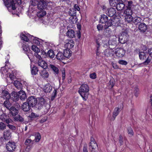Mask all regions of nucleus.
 I'll return each mask as SVG.
<instances>
[{
    "mask_svg": "<svg viewBox=\"0 0 152 152\" xmlns=\"http://www.w3.org/2000/svg\"><path fill=\"white\" fill-rule=\"evenodd\" d=\"M89 87L86 84H82L79 88L78 92L82 97L83 99L86 101L88 98L89 95Z\"/></svg>",
    "mask_w": 152,
    "mask_h": 152,
    "instance_id": "obj_1",
    "label": "nucleus"
},
{
    "mask_svg": "<svg viewBox=\"0 0 152 152\" xmlns=\"http://www.w3.org/2000/svg\"><path fill=\"white\" fill-rule=\"evenodd\" d=\"M4 2L5 5L10 12H11L12 10H14L16 9L15 4L20 5L21 4V0H4Z\"/></svg>",
    "mask_w": 152,
    "mask_h": 152,
    "instance_id": "obj_2",
    "label": "nucleus"
},
{
    "mask_svg": "<svg viewBox=\"0 0 152 152\" xmlns=\"http://www.w3.org/2000/svg\"><path fill=\"white\" fill-rule=\"evenodd\" d=\"M46 0H39L37 4V8L39 10H43L51 8L49 6L50 3H52L51 1L48 2Z\"/></svg>",
    "mask_w": 152,
    "mask_h": 152,
    "instance_id": "obj_3",
    "label": "nucleus"
},
{
    "mask_svg": "<svg viewBox=\"0 0 152 152\" xmlns=\"http://www.w3.org/2000/svg\"><path fill=\"white\" fill-rule=\"evenodd\" d=\"M129 36L126 30L122 31L119 35L118 41L121 44H124L129 40Z\"/></svg>",
    "mask_w": 152,
    "mask_h": 152,
    "instance_id": "obj_4",
    "label": "nucleus"
},
{
    "mask_svg": "<svg viewBox=\"0 0 152 152\" xmlns=\"http://www.w3.org/2000/svg\"><path fill=\"white\" fill-rule=\"evenodd\" d=\"M139 55V58L141 60H145L143 63L144 64L147 65L151 61V59H149V57L147 53L143 52H140Z\"/></svg>",
    "mask_w": 152,
    "mask_h": 152,
    "instance_id": "obj_5",
    "label": "nucleus"
},
{
    "mask_svg": "<svg viewBox=\"0 0 152 152\" xmlns=\"http://www.w3.org/2000/svg\"><path fill=\"white\" fill-rule=\"evenodd\" d=\"M36 103L34 105V108H36L39 110L41 109L45 104L46 101L45 99L42 97L38 98Z\"/></svg>",
    "mask_w": 152,
    "mask_h": 152,
    "instance_id": "obj_6",
    "label": "nucleus"
},
{
    "mask_svg": "<svg viewBox=\"0 0 152 152\" xmlns=\"http://www.w3.org/2000/svg\"><path fill=\"white\" fill-rule=\"evenodd\" d=\"M16 147L15 142L9 141L6 144V148L9 152H15L16 151Z\"/></svg>",
    "mask_w": 152,
    "mask_h": 152,
    "instance_id": "obj_7",
    "label": "nucleus"
},
{
    "mask_svg": "<svg viewBox=\"0 0 152 152\" xmlns=\"http://www.w3.org/2000/svg\"><path fill=\"white\" fill-rule=\"evenodd\" d=\"M125 53V50L124 48H120L116 49L115 54L117 57L121 58L124 56Z\"/></svg>",
    "mask_w": 152,
    "mask_h": 152,
    "instance_id": "obj_8",
    "label": "nucleus"
},
{
    "mask_svg": "<svg viewBox=\"0 0 152 152\" xmlns=\"http://www.w3.org/2000/svg\"><path fill=\"white\" fill-rule=\"evenodd\" d=\"M37 98H36L35 96H31L28 97L26 100V102L33 108L34 107V105L36 103Z\"/></svg>",
    "mask_w": 152,
    "mask_h": 152,
    "instance_id": "obj_9",
    "label": "nucleus"
},
{
    "mask_svg": "<svg viewBox=\"0 0 152 152\" xmlns=\"http://www.w3.org/2000/svg\"><path fill=\"white\" fill-rule=\"evenodd\" d=\"M116 11L115 9L113 7L107 9L106 11L107 15L110 17H116Z\"/></svg>",
    "mask_w": 152,
    "mask_h": 152,
    "instance_id": "obj_10",
    "label": "nucleus"
},
{
    "mask_svg": "<svg viewBox=\"0 0 152 152\" xmlns=\"http://www.w3.org/2000/svg\"><path fill=\"white\" fill-rule=\"evenodd\" d=\"M147 29V26L145 23H142L139 25V32L142 34L144 33L146 31Z\"/></svg>",
    "mask_w": 152,
    "mask_h": 152,
    "instance_id": "obj_11",
    "label": "nucleus"
},
{
    "mask_svg": "<svg viewBox=\"0 0 152 152\" xmlns=\"http://www.w3.org/2000/svg\"><path fill=\"white\" fill-rule=\"evenodd\" d=\"M28 36L30 39V41L31 42L34 43L37 45L41 44L39 40L41 39L39 38L36 37H34L33 36L31 35L30 34H28Z\"/></svg>",
    "mask_w": 152,
    "mask_h": 152,
    "instance_id": "obj_12",
    "label": "nucleus"
},
{
    "mask_svg": "<svg viewBox=\"0 0 152 152\" xmlns=\"http://www.w3.org/2000/svg\"><path fill=\"white\" fill-rule=\"evenodd\" d=\"M9 113L13 117L18 115L19 113L18 109H16L13 106H11L9 110Z\"/></svg>",
    "mask_w": 152,
    "mask_h": 152,
    "instance_id": "obj_13",
    "label": "nucleus"
},
{
    "mask_svg": "<svg viewBox=\"0 0 152 152\" xmlns=\"http://www.w3.org/2000/svg\"><path fill=\"white\" fill-rule=\"evenodd\" d=\"M31 106L26 101L23 103L21 106L22 109L24 112H28L31 108Z\"/></svg>",
    "mask_w": 152,
    "mask_h": 152,
    "instance_id": "obj_14",
    "label": "nucleus"
},
{
    "mask_svg": "<svg viewBox=\"0 0 152 152\" xmlns=\"http://www.w3.org/2000/svg\"><path fill=\"white\" fill-rule=\"evenodd\" d=\"M1 97L4 99H9L10 98L11 96L8 92L6 90H2Z\"/></svg>",
    "mask_w": 152,
    "mask_h": 152,
    "instance_id": "obj_15",
    "label": "nucleus"
},
{
    "mask_svg": "<svg viewBox=\"0 0 152 152\" xmlns=\"http://www.w3.org/2000/svg\"><path fill=\"white\" fill-rule=\"evenodd\" d=\"M113 20L112 24L113 26L117 27L121 25V20L119 18L115 17L112 19Z\"/></svg>",
    "mask_w": 152,
    "mask_h": 152,
    "instance_id": "obj_16",
    "label": "nucleus"
},
{
    "mask_svg": "<svg viewBox=\"0 0 152 152\" xmlns=\"http://www.w3.org/2000/svg\"><path fill=\"white\" fill-rule=\"evenodd\" d=\"M19 94L18 92L13 91L12 93L11 96L10 97L11 99L13 101L16 102L19 99Z\"/></svg>",
    "mask_w": 152,
    "mask_h": 152,
    "instance_id": "obj_17",
    "label": "nucleus"
},
{
    "mask_svg": "<svg viewBox=\"0 0 152 152\" xmlns=\"http://www.w3.org/2000/svg\"><path fill=\"white\" fill-rule=\"evenodd\" d=\"M3 136L7 140H9L11 138V133L9 130L5 131L3 133Z\"/></svg>",
    "mask_w": 152,
    "mask_h": 152,
    "instance_id": "obj_18",
    "label": "nucleus"
},
{
    "mask_svg": "<svg viewBox=\"0 0 152 152\" xmlns=\"http://www.w3.org/2000/svg\"><path fill=\"white\" fill-rule=\"evenodd\" d=\"M100 39H99V38L97 39L96 38L95 39V42L96 43V54L97 56H99L100 53L99 52V47L101 45L100 43Z\"/></svg>",
    "mask_w": 152,
    "mask_h": 152,
    "instance_id": "obj_19",
    "label": "nucleus"
},
{
    "mask_svg": "<svg viewBox=\"0 0 152 152\" xmlns=\"http://www.w3.org/2000/svg\"><path fill=\"white\" fill-rule=\"evenodd\" d=\"M118 3H117L116 8L118 10H121L123 9L125 7V4L124 3L121 2L119 1H118Z\"/></svg>",
    "mask_w": 152,
    "mask_h": 152,
    "instance_id": "obj_20",
    "label": "nucleus"
},
{
    "mask_svg": "<svg viewBox=\"0 0 152 152\" xmlns=\"http://www.w3.org/2000/svg\"><path fill=\"white\" fill-rule=\"evenodd\" d=\"M22 47L26 54H27L28 52L30 51V46L26 42H23Z\"/></svg>",
    "mask_w": 152,
    "mask_h": 152,
    "instance_id": "obj_21",
    "label": "nucleus"
},
{
    "mask_svg": "<svg viewBox=\"0 0 152 152\" xmlns=\"http://www.w3.org/2000/svg\"><path fill=\"white\" fill-rule=\"evenodd\" d=\"M66 36L69 38H73L75 35V33L72 29L68 30L66 33Z\"/></svg>",
    "mask_w": 152,
    "mask_h": 152,
    "instance_id": "obj_22",
    "label": "nucleus"
},
{
    "mask_svg": "<svg viewBox=\"0 0 152 152\" xmlns=\"http://www.w3.org/2000/svg\"><path fill=\"white\" fill-rule=\"evenodd\" d=\"M55 58H56L57 60L61 61L63 60L65 58L63 53L60 51L58 52L57 54L56 55Z\"/></svg>",
    "mask_w": 152,
    "mask_h": 152,
    "instance_id": "obj_23",
    "label": "nucleus"
},
{
    "mask_svg": "<svg viewBox=\"0 0 152 152\" xmlns=\"http://www.w3.org/2000/svg\"><path fill=\"white\" fill-rule=\"evenodd\" d=\"M18 93L19 94V99L21 100H24L26 98V95L24 91L20 90L18 92Z\"/></svg>",
    "mask_w": 152,
    "mask_h": 152,
    "instance_id": "obj_24",
    "label": "nucleus"
},
{
    "mask_svg": "<svg viewBox=\"0 0 152 152\" xmlns=\"http://www.w3.org/2000/svg\"><path fill=\"white\" fill-rule=\"evenodd\" d=\"M52 86L51 84L48 83L44 87V91L45 92L49 93L52 91Z\"/></svg>",
    "mask_w": 152,
    "mask_h": 152,
    "instance_id": "obj_25",
    "label": "nucleus"
},
{
    "mask_svg": "<svg viewBox=\"0 0 152 152\" xmlns=\"http://www.w3.org/2000/svg\"><path fill=\"white\" fill-rule=\"evenodd\" d=\"M38 64L39 66L42 67L43 69H46L48 68L47 64L42 59L40 61H38Z\"/></svg>",
    "mask_w": 152,
    "mask_h": 152,
    "instance_id": "obj_26",
    "label": "nucleus"
},
{
    "mask_svg": "<svg viewBox=\"0 0 152 152\" xmlns=\"http://www.w3.org/2000/svg\"><path fill=\"white\" fill-rule=\"evenodd\" d=\"M63 54L65 58H69L72 54L71 50L69 49L65 50L64 51Z\"/></svg>",
    "mask_w": 152,
    "mask_h": 152,
    "instance_id": "obj_27",
    "label": "nucleus"
},
{
    "mask_svg": "<svg viewBox=\"0 0 152 152\" xmlns=\"http://www.w3.org/2000/svg\"><path fill=\"white\" fill-rule=\"evenodd\" d=\"M112 22L113 20L111 18H110V19L108 18V20L104 23L105 24L104 26V28H108L109 27L112 26L113 25Z\"/></svg>",
    "mask_w": 152,
    "mask_h": 152,
    "instance_id": "obj_28",
    "label": "nucleus"
},
{
    "mask_svg": "<svg viewBox=\"0 0 152 152\" xmlns=\"http://www.w3.org/2000/svg\"><path fill=\"white\" fill-rule=\"evenodd\" d=\"M77 17L76 15L71 16L69 18L70 22L72 24H75L77 23Z\"/></svg>",
    "mask_w": 152,
    "mask_h": 152,
    "instance_id": "obj_29",
    "label": "nucleus"
},
{
    "mask_svg": "<svg viewBox=\"0 0 152 152\" xmlns=\"http://www.w3.org/2000/svg\"><path fill=\"white\" fill-rule=\"evenodd\" d=\"M119 108L118 107H116L115 108L113 113V116L112 118V119H113V120L115 119L116 117L119 114Z\"/></svg>",
    "mask_w": 152,
    "mask_h": 152,
    "instance_id": "obj_30",
    "label": "nucleus"
},
{
    "mask_svg": "<svg viewBox=\"0 0 152 152\" xmlns=\"http://www.w3.org/2000/svg\"><path fill=\"white\" fill-rule=\"evenodd\" d=\"M40 75L43 78H47L48 77L49 74L45 69H43L40 73Z\"/></svg>",
    "mask_w": 152,
    "mask_h": 152,
    "instance_id": "obj_31",
    "label": "nucleus"
},
{
    "mask_svg": "<svg viewBox=\"0 0 152 152\" xmlns=\"http://www.w3.org/2000/svg\"><path fill=\"white\" fill-rule=\"evenodd\" d=\"M14 121H17L20 122H23L24 121V118L20 115H18L13 117Z\"/></svg>",
    "mask_w": 152,
    "mask_h": 152,
    "instance_id": "obj_32",
    "label": "nucleus"
},
{
    "mask_svg": "<svg viewBox=\"0 0 152 152\" xmlns=\"http://www.w3.org/2000/svg\"><path fill=\"white\" fill-rule=\"evenodd\" d=\"M132 15H125L124 17L125 20L128 23H130L132 22L134 18Z\"/></svg>",
    "mask_w": 152,
    "mask_h": 152,
    "instance_id": "obj_33",
    "label": "nucleus"
},
{
    "mask_svg": "<svg viewBox=\"0 0 152 152\" xmlns=\"http://www.w3.org/2000/svg\"><path fill=\"white\" fill-rule=\"evenodd\" d=\"M104 36L107 37H110L111 35V29L105 28H104Z\"/></svg>",
    "mask_w": 152,
    "mask_h": 152,
    "instance_id": "obj_34",
    "label": "nucleus"
},
{
    "mask_svg": "<svg viewBox=\"0 0 152 152\" xmlns=\"http://www.w3.org/2000/svg\"><path fill=\"white\" fill-rule=\"evenodd\" d=\"M108 17L107 15L103 14L101 15L100 19L99 21L100 22L102 23H105L108 20Z\"/></svg>",
    "mask_w": 152,
    "mask_h": 152,
    "instance_id": "obj_35",
    "label": "nucleus"
},
{
    "mask_svg": "<svg viewBox=\"0 0 152 152\" xmlns=\"http://www.w3.org/2000/svg\"><path fill=\"white\" fill-rule=\"evenodd\" d=\"M117 45V41L114 39L109 40L108 42L105 44V45L108 46L110 45L115 46Z\"/></svg>",
    "mask_w": 152,
    "mask_h": 152,
    "instance_id": "obj_36",
    "label": "nucleus"
},
{
    "mask_svg": "<svg viewBox=\"0 0 152 152\" xmlns=\"http://www.w3.org/2000/svg\"><path fill=\"white\" fill-rule=\"evenodd\" d=\"M15 87L18 89H21L22 87V84L19 81H15L13 83Z\"/></svg>",
    "mask_w": 152,
    "mask_h": 152,
    "instance_id": "obj_37",
    "label": "nucleus"
},
{
    "mask_svg": "<svg viewBox=\"0 0 152 152\" xmlns=\"http://www.w3.org/2000/svg\"><path fill=\"white\" fill-rule=\"evenodd\" d=\"M47 57H48L50 58H53L54 57L55 54L53 50L50 49L47 52Z\"/></svg>",
    "mask_w": 152,
    "mask_h": 152,
    "instance_id": "obj_38",
    "label": "nucleus"
},
{
    "mask_svg": "<svg viewBox=\"0 0 152 152\" xmlns=\"http://www.w3.org/2000/svg\"><path fill=\"white\" fill-rule=\"evenodd\" d=\"M50 68L52 69L54 72V73L56 74H58L59 72V69L58 68L56 67L55 65L52 64H50L49 66Z\"/></svg>",
    "mask_w": 152,
    "mask_h": 152,
    "instance_id": "obj_39",
    "label": "nucleus"
},
{
    "mask_svg": "<svg viewBox=\"0 0 152 152\" xmlns=\"http://www.w3.org/2000/svg\"><path fill=\"white\" fill-rule=\"evenodd\" d=\"M141 20L142 19L140 18L137 17L134 18L132 22L135 25H138V23H141Z\"/></svg>",
    "mask_w": 152,
    "mask_h": 152,
    "instance_id": "obj_40",
    "label": "nucleus"
},
{
    "mask_svg": "<svg viewBox=\"0 0 152 152\" xmlns=\"http://www.w3.org/2000/svg\"><path fill=\"white\" fill-rule=\"evenodd\" d=\"M39 116V115L36 114L33 112L31 113V114L28 116L30 118V121H32L34 118L38 117Z\"/></svg>",
    "mask_w": 152,
    "mask_h": 152,
    "instance_id": "obj_41",
    "label": "nucleus"
},
{
    "mask_svg": "<svg viewBox=\"0 0 152 152\" xmlns=\"http://www.w3.org/2000/svg\"><path fill=\"white\" fill-rule=\"evenodd\" d=\"M127 4H126V7L128 8L133 9L134 8V5L133 4V2L132 1H128L126 2Z\"/></svg>",
    "mask_w": 152,
    "mask_h": 152,
    "instance_id": "obj_42",
    "label": "nucleus"
},
{
    "mask_svg": "<svg viewBox=\"0 0 152 152\" xmlns=\"http://www.w3.org/2000/svg\"><path fill=\"white\" fill-rule=\"evenodd\" d=\"M28 34H26V36L24 34H22L20 35V37L22 40H23L26 42H28L30 40V39L28 37Z\"/></svg>",
    "mask_w": 152,
    "mask_h": 152,
    "instance_id": "obj_43",
    "label": "nucleus"
},
{
    "mask_svg": "<svg viewBox=\"0 0 152 152\" xmlns=\"http://www.w3.org/2000/svg\"><path fill=\"white\" fill-rule=\"evenodd\" d=\"M104 55L106 57H109L110 56V55L112 53V51L111 49H106L104 52Z\"/></svg>",
    "mask_w": 152,
    "mask_h": 152,
    "instance_id": "obj_44",
    "label": "nucleus"
},
{
    "mask_svg": "<svg viewBox=\"0 0 152 152\" xmlns=\"http://www.w3.org/2000/svg\"><path fill=\"white\" fill-rule=\"evenodd\" d=\"M38 70L37 67L35 66H34L31 70V74L33 75H36L37 74Z\"/></svg>",
    "mask_w": 152,
    "mask_h": 152,
    "instance_id": "obj_45",
    "label": "nucleus"
},
{
    "mask_svg": "<svg viewBox=\"0 0 152 152\" xmlns=\"http://www.w3.org/2000/svg\"><path fill=\"white\" fill-rule=\"evenodd\" d=\"M40 10L39 11L37 12V15L39 17H42L45 15L46 14V12L44 10Z\"/></svg>",
    "mask_w": 152,
    "mask_h": 152,
    "instance_id": "obj_46",
    "label": "nucleus"
},
{
    "mask_svg": "<svg viewBox=\"0 0 152 152\" xmlns=\"http://www.w3.org/2000/svg\"><path fill=\"white\" fill-rule=\"evenodd\" d=\"M132 9L126 8L124 12L125 15H132L133 12Z\"/></svg>",
    "mask_w": 152,
    "mask_h": 152,
    "instance_id": "obj_47",
    "label": "nucleus"
},
{
    "mask_svg": "<svg viewBox=\"0 0 152 152\" xmlns=\"http://www.w3.org/2000/svg\"><path fill=\"white\" fill-rule=\"evenodd\" d=\"M89 147L90 150H94L97 149L98 145L97 144H92V143L90 142Z\"/></svg>",
    "mask_w": 152,
    "mask_h": 152,
    "instance_id": "obj_48",
    "label": "nucleus"
},
{
    "mask_svg": "<svg viewBox=\"0 0 152 152\" xmlns=\"http://www.w3.org/2000/svg\"><path fill=\"white\" fill-rule=\"evenodd\" d=\"M68 13L70 16L76 15V11L75 9H73L72 8H70L69 10Z\"/></svg>",
    "mask_w": 152,
    "mask_h": 152,
    "instance_id": "obj_49",
    "label": "nucleus"
},
{
    "mask_svg": "<svg viewBox=\"0 0 152 152\" xmlns=\"http://www.w3.org/2000/svg\"><path fill=\"white\" fill-rule=\"evenodd\" d=\"M109 3L111 7H115L118 2V0H109Z\"/></svg>",
    "mask_w": 152,
    "mask_h": 152,
    "instance_id": "obj_50",
    "label": "nucleus"
},
{
    "mask_svg": "<svg viewBox=\"0 0 152 152\" xmlns=\"http://www.w3.org/2000/svg\"><path fill=\"white\" fill-rule=\"evenodd\" d=\"M1 111L2 113V114L0 115V119L3 121H4L5 119L7 118V115L6 114L4 113L3 111L1 109L0 110V112Z\"/></svg>",
    "mask_w": 152,
    "mask_h": 152,
    "instance_id": "obj_51",
    "label": "nucleus"
},
{
    "mask_svg": "<svg viewBox=\"0 0 152 152\" xmlns=\"http://www.w3.org/2000/svg\"><path fill=\"white\" fill-rule=\"evenodd\" d=\"M32 50L35 53H39L40 52V49L36 45H32L31 46Z\"/></svg>",
    "mask_w": 152,
    "mask_h": 152,
    "instance_id": "obj_52",
    "label": "nucleus"
},
{
    "mask_svg": "<svg viewBox=\"0 0 152 152\" xmlns=\"http://www.w3.org/2000/svg\"><path fill=\"white\" fill-rule=\"evenodd\" d=\"M66 46L68 49H71L74 46V41H69L66 44Z\"/></svg>",
    "mask_w": 152,
    "mask_h": 152,
    "instance_id": "obj_53",
    "label": "nucleus"
},
{
    "mask_svg": "<svg viewBox=\"0 0 152 152\" xmlns=\"http://www.w3.org/2000/svg\"><path fill=\"white\" fill-rule=\"evenodd\" d=\"M109 83V85L111 86V88H112L114 87L115 84V79L113 78H112L110 79Z\"/></svg>",
    "mask_w": 152,
    "mask_h": 152,
    "instance_id": "obj_54",
    "label": "nucleus"
},
{
    "mask_svg": "<svg viewBox=\"0 0 152 152\" xmlns=\"http://www.w3.org/2000/svg\"><path fill=\"white\" fill-rule=\"evenodd\" d=\"M8 101L7 100L4 102L3 105L4 106L6 107L9 110H10V108H11V105L10 103L8 102Z\"/></svg>",
    "mask_w": 152,
    "mask_h": 152,
    "instance_id": "obj_55",
    "label": "nucleus"
},
{
    "mask_svg": "<svg viewBox=\"0 0 152 152\" xmlns=\"http://www.w3.org/2000/svg\"><path fill=\"white\" fill-rule=\"evenodd\" d=\"M57 92V89H54V90L53 91L52 93V94L51 97V101H53L55 97L56 96Z\"/></svg>",
    "mask_w": 152,
    "mask_h": 152,
    "instance_id": "obj_56",
    "label": "nucleus"
},
{
    "mask_svg": "<svg viewBox=\"0 0 152 152\" xmlns=\"http://www.w3.org/2000/svg\"><path fill=\"white\" fill-rule=\"evenodd\" d=\"M8 140H7L4 137H1L0 138V143L1 145L6 144V141Z\"/></svg>",
    "mask_w": 152,
    "mask_h": 152,
    "instance_id": "obj_57",
    "label": "nucleus"
},
{
    "mask_svg": "<svg viewBox=\"0 0 152 152\" xmlns=\"http://www.w3.org/2000/svg\"><path fill=\"white\" fill-rule=\"evenodd\" d=\"M39 1V0H31V5L33 6H36Z\"/></svg>",
    "mask_w": 152,
    "mask_h": 152,
    "instance_id": "obj_58",
    "label": "nucleus"
},
{
    "mask_svg": "<svg viewBox=\"0 0 152 152\" xmlns=\"http://www.w3.org/2000/svg\"><path fill=\"white\" fill-rule=\"evenodd\" d=\"M6 127L5 124L2 122H0V130H4L6 129Z\"/></svg>",
    "mask_w": 152,
    "mask_h": 152,
    "instance_id": "obj_59",
    "label": "nucleus"
},
{
    "mask_svg": "<svg viewBox=\"0 0 152 152\" xmlns=\"http://www.w3.org/2000/svg\"><path fill=\"white\" fill-rule=\"evenodd\" d=\"M128 133L129 134L132 136L134 135V132L132 128L129 127L128 128Z\"/></svg>",
    "mask_w": 152,
    "mask_h": 152,
    "instance_id": "obj_60",
    "label": "nucleus"
},
{
    "mask_svg": "<svg viewBox=\"0 0 152 152\" xmlns=\"http://www.w3.org/2000/svg\"><path fill=\"white\" fill-rule=\"evenodd\" d=\"M33 141H32L31 139H27L24 143L26 145L28 146L30 143L32 144L33 143Z\"/></svg>",
    "mask_w": 152,
    "mask_h": 152,
    "instance_id": "obj_61",
    "label": "nucleus"
},
{
    "mask_svg": "<svg viewBox=\"0 0 152 152\" xmlns=\"http://www.w3.org/2000/svg\"><path fill=\"white\" fill-rule=\"evenodd\" d=\"M96 27L98 30L99 31H102L104 28V26L102 24H99Z\"/></svg>",
    "mask_w": 152,
    "mask_h": 152,
    "instance_id": "obj_62",
    "label": "nucleus"
},
{
    "mask_svg": "<svg viewBox=\"0 0 152 152\" xmlns=\"http://www.w3.org/2000/svg\"><path fill=\"white\" fill-rule=\"evenodd\" d=\"M118 62L120 64L124 65H126L128 64L126 61L124 60H119Z\"/></svg>",
    "mask_w": 152,
    "mask_h": 152,
    "instance_id": "obj_63",
    "label": "nucleus"
},
{
    "mask_svg": "<svg viewBox=\"0 0 152 152\" xmlns=\"http://www.w3.org/2000/svg\"><path fill=\"white\" fill-rule=\"evenodd\" d=\"M41 139V135L39 133H37V136L35 137V140L36 142H39Z\"/></svg>",
    "mask_w": 152,
    "mask_h": 152,
    "instance_id": "obj_64",
    "label": "nucleus"
}]
</instances>
